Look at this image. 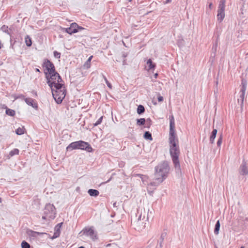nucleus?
<instances>
[{"label":"nucleus","mask_w":248,"mask_h":248,"mask_svg":"<svg viewBox=\"0 0 248 248\" xmlns=\"http://www.w3.org/2000/svg\"><path fill=\"white\" fill-rule=\"evenodd\" d=\"M24 100L28 105L31 106L32 108H38L37 104L35 102L34 99L31 98H24Z\"/></svg>","instance_id":"nucleus-14"},{"label":"nucleus","mask_w":248,"mask_h":248,"mask_svg":"<svg viewBox=\"0 0 248 248\" xmlns=\"http://www.w3.org/2000/svg\"><path fill=\"white\" fill-rule=\"evenodd\" d=\"M30 245L25 241H23L21 243L22 248H30Z\"/></svg>","instance_id":"nucleus-30"},{"label":"nucleus","mask_w":248,"mask_h":248,"mask_svg":"<svg viewBox=\"0 0 248 248\" xmlns=\"http://www.w3.org/2000/svg\"><path fill=\"white\" fill-rule=\"evenodd\" d=\"M222 143V136L220 135L219 137V139L218 140V146H220Z\"/></svg>","instance_id":"nucleus-41"},{"label":"nucleus","mask_w":248,"mask_h":248,"mask_svg":"<svg viewBox=\"0 0 248 248\" xmlns=\"http://www.w3.org/2000/svg\"><path fill=\"white\" fill-rule=\"evenodd\" d=\"M239 173L243 175L248 174V164L243 160L239 168Z\"/></svg>","instance_id":"nucleus-13"},{"label":"nucleus","mask_w":248,"mask_h":248,"mask_svg":"<svg viewBox=\"0 0 248 248\" xmlns=\"http://www.w3.org/2000/svg\"><path fill=\"white\" fill-rule=\"evenodd\" d=\"M25 43L27 46H31L32 45V41L31 38L30 37L29 35H26L25 38Z\"/></svg>","instance_id":"nucleus-23"},{"label":"nucleus","mask_w":248,"mask_h":248,"mask_svg":"<svg viewBox=\"0 0 248 248\" xmlns=\"http://www.w3.org/2000/svg\"><path fill=\"white\" fill-rule=\"evenodd\" d=\"M219 228H220V223H219V220H218V231L219 230Z\"/></svg>","instance_id":"nucleus-47"},{"label":"nucleus","mask_w":248,"mask_h":248,"mask_svg":"<svg viewBox=\"0 0 248 248\" xmlns=\"http://www.w3.org/2000/svg\"><path fill=\"white\" fill-rule=\"evenodd\" d=\"M6 108V111L5 113L7 115L10 116H14L15 115V110L7 108V106H5Z\"/></svg>","instance_id":"nucleus-21"},{"label":"nucleus","mask_w":248,"mask_h":248,"mask_svg":"<svg viewBox=\"0 0 248 248\" xmlns=\"http://www.w3.org/2000/svg\"><path fill=\"white\" fill-rule=\"evenodd\" d=\"M145 227V225H144L142 227V228H144Z\"/></svg>","instance_id":"nucleus-55"},{"label":"nucleus","mask_w":248,"mask_h":248,"mask_svg":"<svg viewBox=\"0 0 248 248\" xmlns=\"http://www.w3.org/2000/svg\"><path fill=\"white\" fill-rule=\"evenodd\" d=\"M5 106H6L5 105H4V106H3V108H5Z\"/></svg>","instance_id":"nucleus-57"},{"label":"nucleus","mask_w":248,"mask_h":248,"mask_svg":"<svg viewBox=\"0 0 248 248\" xmlns=\"http://www.w3.org/2000/svg\"><path fill=\"white\" fill-rule=\"evenodd\" d=\"M171 1V0H167V1L166 2V3H168V2H170Z\"/></svg>","instance_id":"nucleus-49"},{"label":"nucleus","mask_w":248,"mask_h":248,"mask_svg":"<svg viewBox=\"0 0 248 248\" xmlns=\"http://www.w3.org/2000/svg\"><path fill=\"white\" fill-rule=\"evenodd\" d=\"M214 246H215V248H217V245L215 242H214Z\"/></svg>","instance_id":"nucleus-51"},{"label":"nucleus","mask_w":248,"mask_h":248,"mask_svg":"<svg viewBox=\"0 0 248 248\" xmlns=\"http://www.w3.org/2000/svg\"><path fill=\"white\" fill-rule=\"evenodd\" d=\"M88 193L91 196L97 197L99 194V192L96 189H90L88 190Z\"/></svg>","instance_id":"nucleus-18"},{"label":"nucleus","mask_w":248,"mask_h":248,"mask_svg":"<svg viewBox=\"0 0 248 248\" xmlns=\"http://www.w3.org/2000/svg\"><path fill=\"white\" fill-rule=\"evenodd\" d=\"M76 29L78 30V31H80L83 30H84V28H83V27H81V26H79L78 25V27L76 28Z\"/></svg>","instance_id":"nucleus-40"},{"label":"nucleus","mask_w":248,"mask_h":248,"mask_svg":"<svg viewBox=\"0 0 248 248\" xmlns=\"http://www.w3.org/2000/svg\"><path fill=\"white\" fill-rule=\"evenodd\" d=\"M0 29H1V30L2 31L7 33L8 34L10 35L11 34V32L10 31H11V29H9L8 26H6L5 25H3L1 27Z\"/></svg>","instance_id":"nucleus-25"},{"label":"nucleus","mask_w":248,"mask_h":248,"mask_svg":"<svg viewBox=\"0 0 248 248\" xmlns=\"http://www.w3.org/2000/svg\"><path fill=\"white\" fill-rule=\"evenodd\" d=\"M217 40H216L215 44L212 48L213 53L211 54V57L215 58L216 57V52L217 50Z\"/></svg>","instance_id":"nucleus-27"},{"label":"nucleus","mask_w":248,"mask_h":248,"mask_svg":"<svg viewBox=\"0 0 248 248\" xmlns=\"http://www.w3.org/2000/svg\"><path fill=\"white\" fill-rule=\"evenodd\" d=\"M27 233L29 236L33 237L34 238L36 237L38 235H40L43 234V233L35 232L31 230H28L27 231Z\"/></svg>","instance_id":"nucleus-15"},{"label":"nucleus","mask_w":248,"mask_h":248,"mask_svg":"<svg viewBox=\"0 0 248 248\" xmlns=\"http://www.w3.org/2000/svg\"><path fill=\"white\" fill-rule=\"evenodd\" d=\"M2 202L1 198H0V202Z\"/></svg>","instance_id":"nucleus-56"},{"label":"nucleus","mask_w":248,"mask_h":248,"mask_svg":"<svg viewBox=\"0 0 248 248\" xmlns=\"http://www.w3.org/2000/svg\"><path fill=\"white\" fill-rule=\"evenodd\" d=\"M147 64L148 67V70L153 69L155 67V64L153 63L151 59L148 60L147 62Z\"/></svg>","instance_id":"nucleus-20"},{"label":"nucleus","mask_w":248,"mask_h":248,"mask_svg":"<svg viewBox=\"0 0 248 248\" xmlns=\"http://www.w3.org/2000/svg\"><path fill=\"white\" fill-rule=\"evenodd\" d=\"M167 236V232H163L161 233L159 240L158 241V243L159 244V248H161L162 247V244L164 241V238ZM156 248H158V246H156Z\"/></svg>","instance_id":"nucleus-17"},{"label":"nucleus","mask_w":248,"mask_h":248,"mask_svg":"<svg viewBox=\"0 0 248 248\" xmlns=\"http://www.w3.org/2000/svg\"><path fill=\"white\" fill-rule=\"evenodd\" d=\"M19 151L17 149H14L11 151L9 153V155L11 156H14V155H18Z\"/></svg>","instance_id":"nucleus-29"},{"label":"nucleus","mask_w":248,"mask_h":248,"mask_svg":"<svg viewBox=\"0 0 248 248\" xmlns=\"http://www.w3.org/2000/svg\"><path fill=\"white\" fill-rule=\"evenodd\" d=\"M82 232L83 234L90 236L93 241H95L98 239L96 232L92 228H85L80 232V233Z\"/></svg>","instance_id":"nucleus-9"},{"label":"nucleus","mask_w":248,"mask_h":248,"mask_svg":"<svg viewBox=\"0 0 248 248\" xmlns=\"http://www.w3.org/2000/svg\"><path fill=\"white\" fill-rule=\"evenodd\" d=\"M146 126L145 127H147V128H150V126L152 124V120L150 119V118H148L146 120Z\"/></svg>","instance_id":"nucleus-31"},{"label":"nucleus","mask_w":248,"mask_h":248,"mask_svg":"<svg viewBox=\"0 0 248 248\" xmlns=\"http://www.w3.org/2000/svg\"><path fill=\"white\" fill-rule=\"evenodd\" d=\"M157 75H157V74H155V78H157Z\"/></svg>","instance_id":"nucleus-52"},{"label":"nucleus","mask_w":248,"mask_h":248,"mask_svg":"<svg viewBox=\"0 0 248 248\" xmlns=\"http://www.w3.org/2000/svg\"><path fill=\"white\" fill-rule=\"evenodd\" d=\"M116 202L114 203V204H113V206H116Z\"/></svg>","instance_id":"nucleus-53"},{"label":"nucleus","mask_w":248,"mask_h":248,"mask_svg":"<svg viewBox=\"0 0 248 248\" xmlns=\"http://www.w3.org/2000/svg\"><path fill=\"white\" fill-rule=\"evenodd\" d=\"M212 3H210L209 4V9H207V13H209V9H212Z\"/></svg>","instance_id":"nucleus-44"},{"label":"nucleus","mask_w":248,"mask_h":248,"mask_svg":"<svg viewBox=\"0 0 248 248\" xmlns=\"http://www.w3.org/2000/svg\"><path fill=\"white\" fill-rule=\"evenodd\" d=\"M103 116H101V117H100L98 120L94 124V126H97L99 124H100L102 122V120H103Z\"/></svg>","instance_id":"nucleus-33"},{"label":"nucleus","mask_w":248,"mask_h":248,"mask_svg":"<svg viewBox=\"0 0 248 248\" xmlns=\"http://www.w3.org/2000/svg\"><path fill=\"white\" fill-rule=\"evenodd\" d=\"M122 56L124 58L126 57L127 56V53H125V52L123 53Z\"/></svg>","instance_id":"nucleus-45"},{"label":"nucleus","mask_w":248,"mask_h":248,"mask_svg":"<svg viewBox=\"0 0 248 248\" xmlns=\"http://www.w3.org/2000/svg\"><path fill=\"white\" fill-rule=\"evenodd\" d=\"M16 133L18 135H21L24 133V128L19 127L16 130Z\"/></svg>","instance_id":"nucleus-28"},{"label":"nucleus","mask_w":248,"mask_h":248,"mask_svg":"<svg viewBox=\"0 0 248 248\" xmlns=\"http://www.w3.org/2000/svg\"><path fill=\"white\" fill-rule=\"evenodd\" d=\"M77 149L85 150L89 153L93 152V148L90 144L88 142L83 140L73 142L66 147L67 151Z\"/></svg>","instance_id":"nucleus-4"},{"label":"nucleus","mask_w":248,"mask_h":248,"mask_svg":"<svg viewBox=\"0 0 248 248\" xmlns=\"http://www.w3.org/2000/svg\"><path fill=\"white\" fill-rule=\"evenodd\" d=\"M143 137L146 140H153L152 134L149 131H146L144 134Z\"/></svg>","instance_id":"nucleus-24"},{"label":"nucleus","mask_w":248,"mask_h":248,"mask_svg":"<svg viewBox=\"0 0 248 248\" xmlns=\"http://www.w3.org/2000/svg\"><path fill=\"white\" fill-rule=\"evenodd\" d=\"M160 183H159V182L158 181V183L156 184V182H151L149 184V185L151 186H158Z\"/></svg>","instance_id":"nucleus-37"},{"label":"nucleus","mask_w":248,"mask_h":248,"mask_svg":"<svg viewBox=\"0 0 248 248\" xmlns=\"http://www.w3.org/2000/svg\"><path fill=\"white\" fill-rule=\"evenodd\" d=\"M240 90L239 92V98L238 99V102L239 103L240 101V105H243L244 103V100L245 96L246 91L247 87V80L242 77L241 80V83L240 85Z\"/></svg>","instance_id":"nucleus-7"},{"label":"nucleus","mask_w":248,"mask_h":248,"mask_svg":"<svg viewBox=\"0 0 248 248\" xmlns=\"http://www.w3.org/2000/svg\"><path fill=\"white\" fill-rule=\"evenodd\" d=\"M240 248H245V247H243V246H242V247H241Z\"/></svg>","instance_id":"nucleus-58"},{"label":"nucleus","mask_w":248,"mask_h":248,"mask_svg":"<svg viewBox=\"0 0 248 248\" xmlns=\"http://www.w3.org/2000/svg\"><path fill=\"white\" fill-rule=\"evenodd\" d=\"M225 0H220L219 4V9L218 10V21H222L225 17Z\"/></svg>","instance_id":"nucleus-11"},{"label":"nucleus","mask_w":248,"mask_h":248,"mask_svg":"<svg viewBox=\"0 0 248 248\" xmlns=\"http://www.w3.org/2000/svg\"><path fill=\"white\" fill-rule=\"evenodd\" d=\"M62 223H59L58 224L56 227H55V232L54 233V235H53V238H56L57 237H58V236H59L60 235V228H61L62 227Z\"/></svg>","instance_id":"nucleus-16"},{"label":"nucleus","mask_w":248,"mask_h":248,"mask_svg":"<svg viewBox=\"0 0 248 248\" xmlns=\"http://www.w3.org/2000/svg\"><path fill=\"white\" fill-rule=\"evenodd\" d=\"M157 100L159 102H162L163 100V97L161 95H159L157 97Z\"/></svg>","instance_id":"nucleus-42"},{"label":"nucleus","mask_w":248,"mask_h":248,"mask_svg":"<svg viewBox=\"0 0 248 248\" xmlns=\"http://www.w3.org/2000/svg\"><path fill=\"white\" fill-rule=\"evenodd\" d=\"M53 54L54 56L56 58H60L61 57V53L57 51H54Z\"/></svg>","instance_id":"nucleus-36"},{"label":"nucleus","mask_w":248,"mask_h":248,"mask_svg":"<svg viewBox=\"0 0 248 248\" xmlns=\"http://www.w3.org/2000/svg\"><path fill=\"white\" fill-rule=\"evenodd\" d=\"M44 214L51 219H54L55 217L56 208L53 204L50 203L46 204L44 209Z\"/></svg>","instance_id":"nucleus-8"},{"label":"nucleus","mask_w":248,"mask_h":248,"mask_svg":"<svg viewBox=\"0 0 248 248\" xmlns=\"http://www.w3.org/2000/svg\"><path fill=\"white\" fill-rule=\"evenodd\" d=\"M170 167L168 162L164 161L155 167V179L161 183L168 176Z\"/></svg>","instance_id":"nucleus-1"},{"label":"nucleus","mask_w":248,"mask_h":248,"mask_svg":"<svg viewBox=\"0 0 248 248\" xmlns=\"http://www.w3.org/2000/svg\"><path fill=\"white\" fill-rule=\"evenodd\" d=\"M47 83L51 89L57 86L59 84H63V81L59 74L55 71L49 74L46 73Z\"/></svg>","instance_id":"nucleus-5"},{"label":"nucleus","mask_w":248,"mask_h":248,"mask_svg":"<svg viewBox=\"0 0 248 248\" xmlns=\"http://www.w3.org/2000/svg\"><path fill=\"white\" fill-rule=\"evenodd\" d=\"M92 58H93V56H90V57L88 58V60L86 61V63H85V64L87 65H88V64H90V62H91V60H92Z\"/></svg>","instance_id":"nucleus-38"},{"label":"nucleus","mask_w":248,"mask_h":248,"mask_svg":"<svg viewBox=\"0 0 248 248\" xmlns=\"http://www.w3.org/2000/svg\"><path fill=\"white\" fill-rule=\"evenodd\" d=\"M144 111H145V108L143 105H140L139 106H138L137 109V112L138 114L140 115V114L143 113L144 112Z\"/></svg>","instance_id":"nucleus-22"},{"label":"nucleus","mask_w":248,"mask_h":248,"mask_svg":"<svg viewBox=\"0 0 248 248\" xmlns=\"http://www.w3.org/2000/svg\"><path fill=\"white\" fill-rule=\"evenodd\" d=\"M18 98H21V99H24V98H25L24 97V96L23 94H19V95H18L17 96H16L15 97L16 99H18Z\"/></svg>","instance_id":"nucleus-39"},{"label":"nucleus","mask_w":248,"mask_h":248,"mask_svg":"<svg viewBox=\"0 0 248 248\" xmlns=\"http://www.w3.org/2000/svg\"><path fill=\"white\" fill-rule=\"evenodd\" d=\"M16 42V41H15L14 42H12V37L11 36L10 38V48L15 50V48L14 47V44Z\"/></svg>","instance_id":"nucleus-35"},{"label":"nucleus","mask_w":248,"mask_h":248,"mask_svg":"<svg viewBox=\"0 0 248 248\" xmlns=\"http://www.w3.org/2000/svg\"><path fill=\"white\" fill-rule=\"evenodd\" d=\"M214 233L215 234H217V222H216L215 225Z\"/></svg>","instance_id":"nucleus-43"},{"label":"nucleus","mask_w":248,"mask_h":248,"mask_svg":"<svg viewBox=\"0 0 248 248\" xmlns=\"http://www.w3.org/2000/svg\"><path fill=\"white\" fill-rule=\"evenodd\" d=\"M103 78H104V80L105 81V82L107 84L108 87V88H109L110 89H111L112 88V86H111V84L108 82V80L107 78H106V77L105 76H103Z\"/></svg>","instance_id":"nucleus-34"},{"label":"nucleus","mask_w":248,"mask_h":248,"mask_svg":"<svg viewBox=\"0 0 248 248\" xmlns=\"http://www.w3.org/2000/svg\"><path fill=\"white\" fill-rule=\"evenodd\" d=\"M217 134V129H214V130H213V131L211 133V135L210 137V141L211 143H213L214 140L215 138L216 137Z\"/></svg>","instance_id":"nucleus-19"},{"label":"nucleus","mask_w":248,"mask_h":248,"mask_svg":"<svg viewBox=\"0 0 248 248\" xmlns=\"http://www.w3.org/2000/svg\"><path fill=\"white\" fill-rule=\"evenodd\" d=\"M146 120L144 118H140L137 119V124L141 126L145 124Z\"/></svg>","instance_id":"nucleus-26"},{"label":"nucleus","mask_w":248,"mask_h":248,"mask_svg":"<svg viewBox=\"0 0 248 248\" xmlns=\"http://www.w3.org/2000/svg\"><path fill=\"white\" fill-rule=\"evenodd\" d=\"M35 71L36 72H40V70L38 68H36Z\"/></svg>","instance_id":"nucleus-48"},{"label":"nucleus","mask_w":248,"mask_h":248,"mask_svg":"<svg viewBox=\"0 0 248 248\" xmlns=\"http://www.w3.org/2000/svg\"><path fill=\"white\" fill-rule=\"evenodd\" d=\"M43 66L45 67V70L46 71V72H45V74L46 73L49 74L56 71L54 64L48 59L45 60Z\"/></svg>","instance_id":"nucleus-10"},{"label":"nucleus","mask_w":248,"mask_h":248,"mask_svg":"<svg viewBox=\"0 0 248 248\" xmlns=\"http://www.w3.org/2000/svg\"><path fill=\"white\" fill-rule=\"evenodd\" d=\"M53 97L57 104H61L65 98L66 90L64 84H59L57 86L51 89Z\"/></svg>","instance_id":"nucleus-3"},{"label":"nucleus","mask_w":248,"mask_h":248,"mask_svg":"<svg viewBox=\"0 0 248 248\" xmlns=\"http://www.w3.org/2000/svg\"><path fill=\"white\" fill-rule=\"evenodd\" d=\"M35 95H37V93H36V92H35Z\"/></svg>","instance_id":"nucleus-59"},{"label":"nucleus","mask_w":248,"mask_h":248,"mask_svg":"<svg viewBox=\"0 0 248 248\" xmlns=\"http://www.w3.org/2000/svg\"><path fill=\"white\" fill-rule=\"evenodd\" d=\"M178 141L169 142L170 144V153L172 158L173 163L174 165L175 171L179 173L181 172L180 164L179 161V155L180 154V150L178 145Z\"/></svg>","instance_id":"nucleus-2"},{"label":"nucleus","mask_w":248,"mask_h":248,"mask_svg":"<svg viewBox=\"0 0 248 248\" xmlns=\"http://www.w3.org/2000/svg\"><path fill=\"white\" fill-rule=\"evenodd\" d=\"M78 27V24L75 23H72L71 24L70 27L66 28H62V30L63 31H65L69 34H72L74 33H76L78 32V30L76 29V28Z\"/></svg>","instance_id":"nucleus-12"},{"label":"nucleus","mask_w":248,"mask_h":248,"mask_svg":"<svg viewBox=\"0 0 248 248\" xmlns=\"http://www.w3.org/2000/svg\"><path fill=\"white\" fill-rule=\"evenodd\" d=\"M144 218H145V215H144L143 217L142 218V214L141 213L138 217V219L137 223L140 226V225L141 220H143Z\"/></svg>","instance_id":"nucleus-32"},{"label":"nucleus","mask_w":248,"mask_h":248,"mask_svg":"<svg viewBox=\"0 0 248 248\" xmlns=\"http://www.w3.org/2000/svg\"><path fill=\"white\" fill-rule=\"evenodd\" d=\"M78 248H84V247L83 246H81V247H79Z\"/></svg>","instance_id":"nucleus-54"},{"label":"nucleus","mask_w":248,"mask_h":248,"mask_svg":"<svg viewBox=\"0 0 248 248\" xmlns=\"http://www.w3.org/2000/svg\"><path fill=\"white\" fill-rule=\"evenodd\" d=\"M170 132H169V142L178 141L175 134V123L174 117L172 115L170 117Z\"/></svg>","instance_id":"nucleus-6"},{"label":"nucleus","mask_w":248,"mask_h":248,"mask_svg":"<svg viewBox=\"0 0 248 248\" xmlns=\"http://www.w3.org/2000/svg\"><path fill=\"white\" fill-rule=\"evenodd\" d=\"M47 217L46 216V215L42 217V219L45 220V219H46V218Z\"/></svg>","instance_id":"nucleus-46"},{"label":"nucleus","mask_w":248,"mask_h":248,"mask_svg":"<svg viewBox=\"0 0 248 248\" xmlns=\"http://www.w3.org/2000/svg\"><path fill=\"white\" fill-rule=\"evenodd\" d=\"M123 64L124 65L125 64V60H124L123 61Z\"/></svg>","instance_id":"nucleus-50"}]
</instances>
